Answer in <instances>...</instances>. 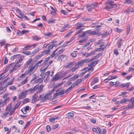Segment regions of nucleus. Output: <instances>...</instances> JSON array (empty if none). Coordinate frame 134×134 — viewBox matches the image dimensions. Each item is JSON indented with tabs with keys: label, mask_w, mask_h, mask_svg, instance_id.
<instances>
[{
	"label": "nucleus",
	"mask_w": 134,
	"mask_h": 134,
	"mask_svg": "<svg viewBox=\"0 0 134 134\" xmlns=\"http://www.w3.org/2000/svg\"><path fill=\"white\" fill-rule=\"evenodd\" d=\"M74 62H72L69 63H68L67 65L64 66V67L66 69L70 68L73 66V65H74Z\"/></svg>",
	"instance_id": "f8f14e48"
},
{
	"label": "nucleus",
	"mask_w": 134,
	"mask_h": 134,
	"mask_svg": "<svg viewBox=\"0 0 134 134\" xmlns=\"http://www.w3.org/2000/svg\"><path fill=\"white\" fill-rule=\"evenodd\" d=\"M26 75L25 74H24L19 76L18 79L19 80H23L25 76Z\"/></svg>",
	"instance_id": "c756f323"
},
{
	"label": "nucleus",
	"mask_w": 134,
	"mask_h": 134,
	"mask_svg": "<svg viewBox=\"0 0 134 134\" xmlns=\"http://www.w3.org/2000/svg\"><path fill=\"white\" fill-rule=\"evenodd\" d=\"M130 102L131 103L132 105L130 103L129 104L128 107L125 108L126 109H133L134 108V98H132L130 100Z\"/></svg>",
	"instance_id": "7ed1b4c3"
},
{
	"label": "nucleus",
	"mask_w": 134,
	"mask_h": 134,
	"mask_svg": "<svg viewBox=\"0 0 134 134\" xmlns=\"http://www.w3.org/2000/svg\"><path fill=\"white\" fill-rule=\"evenodd\" d=\"M95 53V51H94L93 52H91L88 53L87 54V56H86V57H90V56H91V55L94 54Z\"/></svg>",
	"instance_id": "864d4df0"
},
{
	"label": "nucleus",
	"mask_w": 134,
	"mask_h": 134,
	"mask_svg": "<svg viewBox=\"0 0 134 134\" xmlns=\"http://www.w3.org/2000/svg\"><path fill=\"white\" fill-rule=\"evenodd\" d=\"M64 93V92L63 91H62L59 92H56L54 93V97H56L58 96H59Z\"/></svg>",
	"instance_id": "5701e85b"
},
{
	"label": "nucleus",
	"mask_w": 134,
	"mask_h": 134,
	"mask_svg": "<svg viewBox=\"0 0 134 134\" xmlns=\"http://www.w3.org/2000/svg\"><path fill=\"white\" fill-rule=\"evenodd\" d=\"M99 60H97L94 61L93 62H92V63L93 66L96 65L98 63V62H99Z\"/></svg>",
	"instance_id": "5fc2aeb1"
},
{
	"label": "nucleus",
	"mask_w": 134,
	"mask_h": 134,
	"mask_svg": "<svg viewBox=\"0 0 134 134\" xmlns=\"http://www.w3.org/2000/svg\"><path fill=\"white\" fill-rule=\"evenodd\" d=\"M14 65V63H12L9 64L8 67H7L6 68L8 69V70L10 69H12V68L13 67V65Z\"/></svg>",
	"instance_id": "8fccbe9b"
},
{
	"label": "nucleus",
	"mask_w": 134,
	"mask_h": 134,
	"mask_svg": "<svg viewBox=\"0 0 134 134\" xmlns=\"http://www.w3.org/2000/svg\"><path fill=\"white\" fill-rule=\"evenodd\" d=\"M65 58H67L68 57L65 55L62 54V55H59L58 57V59L59 60H60V59L62 60V59H64Z\"/></svg>",
	"instance_id": "4be33fe9"
},
{
	"label": "nucleus",
	"mask_w": 134,
	"mask_h": 134,
	"mask_svg": "<svg viewBox=\"0 0 134 134\" xmlns=\"http://www.w3.org/2000/svg\"><path fill=\"white\" fill-rule=\"evenodd\" d=\"M82 82L81 79H78L76 81V82L74 83L76 86L78 85L79 84Z\"/></svg>",
	"instance_id": "c9c22d12"
},
{
	"label": "nucleus",
	"mask_w": 134,
	"mask_h": 134,
	"mask_svg": "<svg viewBox=\"0 0 134 134\" xmlns=\"http://www.w3.org/2000/svg\"><path fill=\"white\" fill-rule=\"evenodd\" d=\"M51 51L49 50H45L43 51L42 53V54H43V55L44 54H47L50 53Z\"/></svg>",
	"instance_id": "bb28decb"
},
{
	"label": "nucleus",
	"mask_w": 134,
	"mask_h": 134,
	"mask_svg": "<svg viewBox=\"0 0 134 134\" xmlns=\"http://www.w3.org/2000/svg\"><path fill=\"white\" fill-rule=\"evenodd\" d=\"M83 24L81 23H79L77 24V26L76 27V28L75 30H77L80 29L82 27H83Z\"/></svg>",
	"instance_id": "a878e982"
},
{
	"label": "nucleus",
	"mask_w": 134,
	"mask_h": 134,
	"mask_svg": "<svg viewBox=\"0 0 134 134\" xmlns=\"http://www.w3.org/2000/svg\"><path fill=\"white\" fill-rule=\"evenodd\" d=\"M8 69H7V68H6L4 70V72L2 74H1L0 75V77H0V80H1L2 79H3L4 78H5V77H7L6 76H5V75H4L3 76H2V75H3V74H4V73H5L6 72L8 71Z\"/></svg>",
	"instance_id": "aec40b11"
},
{
	"label": "nucleus",
	"mask_w": 134,
	"mask_h": 134,
	"mask_svg": "<svg viewBox=\"0 0 134 134\" xmlns=\"http://www.w3.org/2000/svg\"><path fill=\"white\" fill-rule=\"evenodd\" d=\"M58 48L56 49L52 52V54L50 55V57H51V58H52L55 55H56V54L55 53L58 50Z\"/></svg>",
	"instance_id": "58836bf2"
},
{
	"label": "nucleus",
	"mask_w": 134,
	"mask_h": 134,
	"mask_svg": "<svg viewBox=\"0 0 134 134\" xmlns=\"http://www.w3.org/2000/svg\"><path fill=\"white\" fill-rule=\"evenodd\" d=\"M64 49H60L58 51L57 53H56V55L57 56H58L59 55H60L61 53H62L64 51Z\"/></svg>",
	"instance_id": "2f4dec72"
},
{
	"label": "nucleus",
	"mask_w": 134,
	"mask_h": 134,
	"mask_svg": "<svg viewBox=\"0 0 134 134\" xmlns=\"http://www.w3.org/2000/svg\"><path fill=\"white\" fill-rule=\"evenodd\" d=\"M12 104L10 103L8 105L6 108V110L9 111L10 116H11L12 115L10 114V112L11 111H12Z\"/></svg>",
	"instance_id": "9b49d317"
},
{
	"label": "nucleus",
	"mask_w": 134,
	"mask_h": 134,
	"mask_svg": "<svg viewBox=\"0 0 134 134\" xmlns=\"http://www.w3.org/2000/svg\"><path fill=\"white\" fill-rule=\"evenodd\" d=\"M40 37L38 36H34L32 37V39L34 40L38 41L40 40Z\"/></svg>",
	"instance_id": "473e14b6"
},
{
	"label": "nucleus",
	"mask_w": 134,
	"mask_h": 134,
	"mask_svg": "<svg viewBox=\"0 0 134 134\" xmlns=\"http://www.w3.org/2000/svg\"><path fill=\"white\" fill-rule=\"evenodd\" d=\"M116 83H117V81H116V82L110 81L109 82V85L111 86H113L115 85Z\"/></svg>",
	"instance_id": "603ef678"
},
{
	"label": "nucleus",
	"mask_w": 134,
	"mask_h": 134,
	"mask_svg": "<svg viewBox=\"0 0 134 134\" xmlns=\"http://www.w3.org/2000/svg\"><path fill=\"white\" fill-rule=\"evenodd\" d=\"M55 20L50 19L47 22L48 24H50L51 23H54Z\"/></svg>",
	"instance_id": "69168bd1"
},
{
	"label": "nucleus",
	"mask_w": 134,
	"mask_h": 134,
	"mask_svg": "<svg viewBox=\"0 0 134 134\" xmlns=\"http://www.w3.org/2000/svg\"><path fill=\"white\" fill-rule=\"evenodd\" d=\"M59 78V76L58 75H56L52 79V80L54 81H56Z\"/></svg>",
	"instance_id": "09e8293b"
},
{
	"label": "nucleus",
	"mask_w": 134,
	"mask_h": 134,
	"mask_svg": "<svg viewBox=\"0 0 134 134\" xmlns=\"http://www.w3.org/2000/svg\"><path fill=\"white\" fill-rule=\"evenodd\" d=\"M99 32L98 30H95L93 31H91L90 30H87V33L88 34L90 35H97Z\"/></svg>",
	"instance_id": "423d86ee"
},
{
	"label": "nucleus",
	"mask_w": 134,
	"mask_h": 134,
	"mask_svg": "<svg viewBox=\"0 0 134 134\" xmlns=\"http://www.w3.org/2000/svg\"><path fill=\"white\" fill-rule=\"evenodd\" d=\"M79 76L78 75H75L74 77H72L71 79V80H75L77 79L79 77Z\"/></svg>",
	"instance_id": "bf43d9fd"
},
{
	"label": "nucleus",
	"mask_w": 134,
	"mask_h": 134,
	"mask_svg": "<svg viewBox=\"0 0 134 134\" xmlns=\"http://www.w3.org/2000/svg\"><path fill=\"white\" fill-rule=\"evenodd\" d=\"M32 60V59H30L27 62L26 64V67H27L29 65V64L31 63Z\"/></svg>",
	"instance_id": "de8ad7c7"
},
{
	"label": "nucleus",
	"mask_w": 134,
	"mask_h": 134,
	"mask_svg": "<svg viewBox=\"0 0 134 134\" xmlns=\"http://www.w3.org/2000/svg\"><path fill=\"white\" fill-rule=\"evenodd\" d=\"M49 57H48L47 58H46L45 59V61H44V63L42 64V65L43 66V65H44V64H46L47 63V61L49 60Z\"/></svg>",
	"instance_id": "4c0bfd02"
},
{
	"label": "nucleus",
	"mask_w": 134,
	"mask_h": 134,
	"mask_svg": "<svg viewBox=\"0 0 134 134\" xmlns=\"http://www.w3.org/2000/svg\"><path fill=\"white\" fill-rule=\"evenodd\" d=\"M83 62L85 63H89L92 61V59H90L89 58H88L86 59L83 60Z\"/></svg>",
	"instance_id": "ea45409f"
},
{
	"label": "nucleus",
	"mask_w": 134,
	"mask_h": 134,
	"mask_svg": "<svg viewBox=\"0 0 134 134\" xmlns=\"http://www.w3.org/2000/svg\"><path fill=\"white\" fill-rule=\"evenodd\" d=\"M97 129L99 133V134H103V133H102L101 130L100 128L98 126L97 127Z\"/></svg>",
	"instance_id": "774afa93"
},
{
	"label": "nucleus",
	"mask_w": 134,
	"mask_h": 134,
	"mask_svg": "<svg viewBox=\"0 0 134 134\" xmlns=\"http://www.w3.org/2000/svg\"><path fill=\"white\" fill-rule=\"evenodd\" d=\"M38 87V86L37 85H36L34 87H31L26 90L28 91V92H30V93H32L35 92Z\"/></svg>",
	"instance_id": "0eeeda50"
},
{
	"label": "nucleus",
	"mask_w": 134,
	"mask_h": 134,
	"mask_svg": "<svg viewBox=\"0 0 134 134\" xmlns=\"http://www.w3.org/2000/svg\"><path fill=\"white\" fill-rule=\"evenodd\" d=\"M91 4V5H92L93 7L94 8L95 7H97L98 6V4L97 3L95 2L94 3H92Z\"/></svg>",
	"instance_id": "0e129e2a"
},
{
	"label": "nucleus",
	"mask_w": 134,
	"mask_h": 134,
	"mask_svg": "<svg viewBox=\"0 0 134 134\" xmlns=\"http://www.w3.org/2000/svg\"><path fill=\"white\" fill-rule=\"evenodd\" d=\"M70 55L73 58L77 56V54L75 53H71L70 54Z\"/></svg>",
	"instance_id": "680f3d73"
},
{
	"label": "nucleus",
	"mask_w": 134,
	"mask_h": 134,
	"mask_svg": "<svg viewBox=\"0 0 134 134\" xmlns=\"http://www.w3.org/2000/svg\"><path fill=\"white\" fill-rule=\"evenodd\" d=\"M68 116L70 117H73L74 116V114L72 113H69L66 114Z\"/></svg>",
	"instance_id": "6e6d98bb"
},
{
	"label": "nucleus",
	"mask_w": 134,
	"mask_h": 134,
	"mask_svg": "<svg viewBox=\"0 0 134 134\" xmlns=\"http://www.w3.org/2000/svg\"><path fill=\"white\" fill-rule=\"evenodd\" d=\"M114 30L116 32L120 33L123 31V29L116 27L114 29Z\"/></svg>",
	"instance_id": "c85d7f7f"
},
{
	"label": "nucleus",
	"mask_w": 134,
	"mask_h": 134,
	"mask_svg": "<svg viewBox=\"0 0 134 134\" xmlns=\"http://www.w3.org/2000/svg\"><path fill=\"white\" fill-rule=\"evenodd\" d=\"M105 4L106 5L109 4L112 8L114 7L116 4L114 3V1L111 0H107L105 2Z\"/></svg>",
	"instance_id": "39448f33"
},
{
	"label": "nucleus",
	"mask_w": 134,
	"mask_h": 134,
	"mask_svg": "<svg viewBox=\"0 0 134 134\" xmlns=\"http://www.w3.org/2000/svg\"><path fill=\"white\" fill-rule=\"evenodd\" d=\"M9 100V97H7L5 98L3 102L6 104L7 102H8Z\"/></svg>",
	"instance_id": "c03bdc74"
},
{
	"label": "nucleus",
	"mask_w": 134,
	"mask_h": 134,
	"mask_svg": "<svg viewBox=\"0 0 134 134\" xmlns=\"http://www.w3.org/2000/svg\"><path fill=\"white\" fill-rule=\"evenodd\" d=\"M43 61V59H42L41 60H40V61H38L36 63V64L35 65H36V66L37 67V65H38V64H39L41 63Z\"/></svg>",
	"instance_id": "338daca9"
},
{
	"label": "nucleus",
	"mask_w": 134,
	"mask_h": 134,
	"mask_svg": "<svg viewBox=\"0 0 134 134\" xmlns=\"http://www.w3.org/2000/svg\"><path fill=\"white\" fill-rule=\"evenodd\" d=\"M38 92L35 93L32 97V100L31 103H34L37 100V99L38 98Z\"/></svg>",
	"instance_id": "6e6552de"
},
{
	"label": "nucleus",
	"mask_w": 134,
	"mask_h": 134,
	"mask_svg": "<svg viewBox=\"0 0 134 134\" xmlns=\"http://www.w3.org/2000/svg\"><path fill=\"white\" fill-rule=\"evenodd\" d=\"M28 77H26L24 80L22 81L19 85V86H20L22 85H23L25 83H26L27 81Z\"/></svg>",
	"instance_id": "a211bd4d"
},
{
	"label": "nucleus",
	"mask_w": 134,
	"mask_h": 134,
	"mask_svg": "<svg viewBox=\"0 0 134 134\" xmlns=\"http://www.w3.org/2000/svg\"><path fill=\"white\" fill-rule=\"evenodd\" d=\"M87 31L83 32L82 34H81L78 35V38L82 37L85 36H89L88 34V33H87Z\"/></svg>",
	"instance_id": "ddd939ff"
},
{
	"label": "nucleus",
	"mask_w": 134,
	"mask_h": 134,
	"mask_svg": "<svg viewBox=\"0 0 134 134\" xmlns=\"http://www.w3.org/2000/svg\"><path fill=\"white\" fill-rule=\"evenodd\" d=\"M43 86L44 85L42 84L38 88V91H37V92L38 93V92H39V93L41 92Z\"/></svg>",
	"instance_id": "7c9ffc66"
},
{
	"label": "nucleus",
	"mask_w": 134,
	"mask_h": 134,
	"mask_svg": "<svg viewBox=\"0 0 134 134\" xmlns=\"http://www.w3.org/2000/svg\"><path fill=\"white\" fill-rule=\"evenodd\" d=\"M122 40L121 39H120L118 40L117 42L118 47V48H119L121 47V45L122 44Z\"/></svg>",
	"instance_id": "b1692460"
},
{
	"label": "nucleus",
	"mask_w": 134,
	"mask_h": 134,
	"mask_svg": "<svg viewBox=\"0 0 134 134\" xmlns=\"http://www.w3.org/2000/svg\"><path fill=\"white\" fill-rule=\"evenodd\" d=\"M14 80V79L12 78L10 80V81L8 82L4 86V88H6L9 85L12 84L13 83V81Z\"/></svg>",
	"instance_id": "2eb2a0df"
},
{
	"label": "nucleus",
	"mask_w": 134,
	"mask_h": 134,
	"mask_svg": "<svg viewBox=\"0 0 134 134\" xmlns=\"http://www.w3.org/2000/svg\"><path fill=\"white\" fill-rule=\"evenodd\" d=\"M8 113H9L6 112L3 113L2 115V118H3L5 117Z\"/></svg>",
	"instance_id": "4d7b16f0"
},
{
	"label": "nucleus",
	"mask_w": 134,
	"mask_h": 134,
	"mask_svg": "<svg viewBox=\"0 0 134 134\" xmlns=\"http://www.w3.org/2000/svg\"><path fill=\"white\" fill-rule=\"evenodd\" d=\"M60 12L61 13L65 15H67L68 14V12L67 11L64 10H60Z\"/></svg>",
	"instance_id": "37998d69"
},
{
	"label": "nucleus",
	"mask_w": 134,
	"mask_h": 134,
	"mask_svg": "<svg viewBox=\"0 0 134 134\" xmlns=\"http://www.w3.org/2000/svg\"><path fill=\"white\" fill-rule=\"evenodd\" d=\"M68 25H64L61 27V29L59 30V31L61 32H64L65 30V29L67 27Z\"/></svg>",
	"instance_id": "393cba45"
},
{
	"label": "nucleus",
	"mask_w": 134,
	"mask_h": 134,
	"mask_svg": "<svg viewBox=\"0 0 134 134\" xmlns=\"http://www.w3.org/2000/svg\"><path fill=\"white\" fill-rule=\"evenodd\" d=\"M19 15L21 16L22 18H25L26 20L29 19L27 17L25 14L22 13L21 12V13H20Z\"/></svg>",
	"instance_id": "f704fd0d"
},
{
	"label": "nucleus",
	"mask_w": 134,
	"mask_h": 134,
	"mask_svg": "<svg viewBox=\"0 0 134 134\" xmlns=\"http://www.w3.org/2000/svg\"><path fill=\"white\" fill-rule=\"evenodd\" d=\"M37 68V67L35 65L31 67L30 69L27 70V74L31 73V74H33L36 70Z\"/></svg>",
	"instance_id": "20e7f679"
},
{
	"label": "nucleus",
	"mask_w": 134,
	"mask_h": 134,
	"mask_svg": "<svg viewBox=\"0 0 134 134\" xmlns=\"http://www.w3.org/2000/svg\"><path fill=\"white\" fill-rule=\"evenodd\" d=\"M27 91L26 90L21 92L20 94L18 96L19 99H23L25 97L27 94Z\"/></svg>",
	"instance_id": "f257e3e1"
},
{
	"label": "nucleus",
	"mask_w": 134,
	"mask_h": 134,
	"mask_svg": "<svg viewBox=\"0 0 134 134\" xmlns=\"http://www.w3.org/2000/svg\"><path fill=\"white\" fill-rule=\"evenodd\" d=\"M83 60H82L78 62L77 64H76V65H77L80 66H82L84 63V62H83Z\"/></svg>",
	"instance_id": "cd10ccee"
},
{
	"label": "nucleus",
	"mask_w": 134,
	"mask_h": 134,
	"mask_svg": "<svg viewBox=\"0 0 134 134\" xmlns=\"http://www.w3.org/2000/svg\"><path fill=\"white\" fill-rule=\"evenodd\" d=\"M134 11V7H129L126 10V12L127 13L132 12Z\"/></svg>",
	"instance_id": "f3484780"
},
{
	"label": "nucleus",
	"mask_w": 134,
	"mask_h": 134,
	"mask_svg": "<svg viewBox=\"0 0 134 134\" xmlns=\"http://www.w3.org/2000/svg\"><path fill=\"white\" fill-rule=\"evenodd\" d=\"M55 89L52 90L50 91L48 93H47L46 95L48 97H49L50 98V99H51V97L50 96V95L53 92H54Z\"/></svg>",
	"instance_id": "412c9836"
},
{
	"label": "nucleus",
	"mask_w": 134,
	"mask_h": 134,
	"mask_svg": "<svg viewBox=\"0 0 134 134\" xmlns=\"http://www.w3.org/2000/svg\"><path fill=\"white\" fill-rule=\"evenodd\" d=\"M82 20L83 21H87L88 20H91V19L88 18H83L82 19Z\"/></svg>",
	"instance_id": "49530a36"
},
{
	"label": "nucleus",
	"mask_w": 134,
	"mask_h": 134,
	"mask_svg": "<svg viewBox=\"0 0 134 134\" xmlns=\"http://www.w3.org/2000/svg\"><path fill=\"white\" fill-rule=\"evenodd\" d=\"M43 80V78H39L38 79L34 81L33 82V83L34 84H36L38 82L39 83H41L42 82Z\"/></svg>",
	"instance_id": "dca6fc26"
},
{
	"label": "nucleus",
	"mask_w": 134,
	"mask_h": 134,
	"mask_svg": "<svg viewBox=\"0 0 134 134\" xmlns=\"http://www.w3.org/2000/svg\"><path fill=\"white\" fill-rule=\"evenodd\" d=\"M69 72V70L65 71L64 73L62 74V76L63 77L65 76Z\"/></svg>",
	"instance_id": "13d9d810"
},
{
	"label": "nucleus",
	"mask_w": 134,
	"mask_h": 134,
	"mask_svg": "<svg viewBox=\"0 0 134 134\" xmlns=\"http://www.w3.org/2000/svg\"><path fill=\"white\" fill-rule=\"evenodd\" d=\"M129 99H123L120 102V103H124L126 102L129 101Z\"/></svg>",
	"instance_id": "3c124183"
},
{
	"label": "nucleus",
	"mask_w": 134,
	"mask_h": 134,
	"mask_svg": "<svg viewBox=\"0 0 134 134\" xmlns=\"http://www.w3.org/2000/svg\"><path fill=\"white\" fill-rule=\"evenodd\" d=\"M133 3V2L130 0H126L124 2L125 4H131Z\"/></svg>",
	"instance_id": "a19ab883"
},
{
	"label": "nucleus",
	"mask_w": 134,
	"mask_h": 134,
	"mask_svg": "<svg viewBox=\"0 0 134 134\" xmlns=\"http://www.w3.org/2000/svg\"><path fill=\"white\" fill-rule=\"evenodd\" d=\"M63 83H60L59 84H58V85H56L55 86H54V88H56L57 87L60 86L61 85H62L63 84Z\"/></svg>",
	"instance_id": "052dcab7"
},
{
	"label": "nucleus",
	"mask_w": 134,
	"mask_h": 134,
	"mask_svg": "<svg viewBox=\"0 0 134 134\" xmlns=\"http://www.w3.org/2000/svg\"><path fill=\"white\" fill-rule=\"evenodd\" d=\"M43 34L44 36L47 37H50L52 36L53 34L50 32H48L46 33H44Z\"/></svg>",
	"instance_id": "6ab92c4d"
},
{
	"label": "nucleus",
	"mask_w": 134,
	"mask_h": 134,
	"mask_svg": "<svg viewBox=\"0 0 134 134\" xmlns=\"http://www.w3.org/2000/svg\"><path fill=\"white\" fill-rule=\"evenodd\" d=\"M21 102H20L18 103L16 105H15L14 108H13L12 109V111L10 112V114H13V113L15 111V109L18 108L19 107L20 105Z\"/></svg>",
	"instance_id": "1a4fd4ad"
},
{
	"label": "nucleus",
	"mask_w": 134,
	"mask_h": 134,
	"mask_svg": "<svg viewBox=\"0 0 134 134\" xmlns=\"http://www.w3.org/2000/svg\"><path fill=\"white\" fill-rule=\"evenodd\" d=\"M75 66L72 68H71L69 70V71H71L72 72H74L77 69H78L79 67V65H75Z\"/></svg>",
	"instance_id": "4468645a"
},
{
	"label": "nucleus",
	"mask_w": 134,
	"mask_h": 134,
	"mask_svg": "<svg viewBox=\"0 0 134 134\" xmlns=\"http://www.w3.org/2000/svg\"><path fill=\"white\" fill-rule=\"evenodd\" d=\"M50 99V98L48 97L46 95L45 96L43 95H40L39 98V100L42 102L46 101L47 100Z\"/></svg>",
	"instance_id": "f03ea898"
},
{
	"label": "nucleus",
	"mask_w": 134,
	"mask_h": 134,
	"mask_svg": "<svg viewBox=\"0 0 134 134\" xmlns=\"http://www.w3.org/2000/svg\"><path fill=\"white\" fill-rule=\"evenodd\" d=\"M130 25H128L127 26V35L130 32Z\"/></svg>",
	"instance_id": "79ce46f5"
},
{
	"label": "nucleus",
	"mask_w": 134,
	"mask_h": 134,
	"mask_svg": "<svg viewBox=\"0 0 134 134\" xmlns=\"http://www.w3.org/2000/svg\"><path fill=\"white\" fill-rule=\"evenodd\" d=\"M16 69H16V67L14 66V65H13V67L12 68V69H10L9 70L10 73H11L12 72L15 70Z\"/></svg>",
	"instance_id": "72a5a7b5"
},
{
	"label": "nucleus",
	"mask_w": 134,
	"mask_h": 134,
	"mask_svg": "<svg viewBox=\"0 0 134 134\" xmlns=\"http://www.w3.org/2000/svg\"><path fill=\"white\" fill-rule=\"evenodd\" d=\"M94 8L92 5L91 4H88L87 5V8L88 12H91Z\"/></svg>",
	"instance_id": "9d476101"
},
{
	"label": "nucleus",
	"mask_w": 134,
	"mask_h": 134,
	"mask_svg": "<svg viewBox=\"0 0 134 134\" xmlns=\"http://www.w3.org/2000/svg\"><path fill=\"white\" fill-rule=\"evenodd\" d=\"M39 49L40 48H38L36 49H34L33 52V54H35L39 50Z\"/></svg>",
	"instance_id": "e2e57ef3"
},
{
	"label": "nucleus",
	"mask_w": 134,
	"mask_h": 134,
	"mask_svg": "<svg viewBox=\"0 0 134 134\" xmlns=\"http://www.w3.org/2000/svg\"><path fill=\"white\" fill-rule=\"evenodd\" d=\"M118 77L117 75H116L114 76H109L108 77L109 78V80H111L113 79L116 78Z\"/></svg>",
	"instance_id": "a18cd8bd"
},
{
	"label": "nucleus",
	"mask_w": 134,
	"mask_h": 134,
	"mask_svg": "<svg viewBox=\"0 0 134 134\" xmlns=\"http://www.w3.org/2000/svg\"><path fill=\"white\" fill-rule=\"evenodd\" d=\"M5 104L3 102L2 99L0 100V108H2L4 106Z\"/></svg>",
	"instance_id": "e433bc0d"
}]
</instances>
